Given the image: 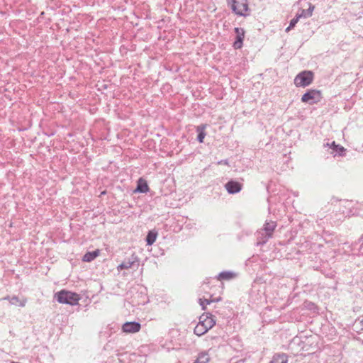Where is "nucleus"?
Returning a JSON list of instances; mask_svg holds the SVG:
<instances>
[{"instance_id":"f257e3e1","label":"nucleus","mask_w":363,"mask_h":363,"mask_svg":"<svg viewBox=\"0 0 363 363\" xmlns=\"http://www.w3.org/2000/svg\"><path fill=\"white\" fill-rule=\"evenodd\" d=\"M215 324L216 321L211 314H202L199 318V323L194 328V333L198 336H201L212 328Z\"/></svg>"},{"instance_id":"f03ea898","label":"nucleus","mask_w":363,"mask_h":363,"mask_svg":"<svg viewBox=\"0 0 363 363\" xmlns=\"http://www.w3.org/2000/svg\"><path fill=\"white\" fill-rule=\"evenodd\" d=\"M55 298L60 303L75 306L79 304V296L69 291L62 290L55 294Z\"/></svg>"},{"instance_id":"7ed1b4c3","label":"nucleus","mask_w":363,"mask_h":363,"mask_svg":"<svg viewBox=\"0 0 363 363\" xmlns=\"http://www.w3.org/2000/svg\"><path fill=\"white\" fill-rule=\"evenodd\" d=\"M228 5L230 6L232 11L238 16L245 17L249 15L247 0H232L231 2H228Z\"/></svg>"},{"instance_id":"20e7f679","label":"nucleus","mask_w":363,"mask_h":363,"mask_svg":"<svg viewBox=\"0 0 363 363\" xmlns=\"http://www.w3.org/2000/svg\"><path fill=\"white\" fill-rule=\"evenodd\" d=\"M313 79V73L309 70H304L300 72L294 79V84L296 86H306L311 84Z\"/></svg>"},{"instance_id":"39448f33","label":"nucleus","mask_w":363,"mask_h":363,"mask_svg":"<svg viewBox=\"0 0 363 363\" xmlns=\"http://www.w3.org/2000/svg\"><path fill=\"white\" fill-rule=\"evenodd\" d=\"M276 223L274 221H266L264 225L262 231L259 233L262 234L261 240L258 242L259 244H264L267 240L272 237L273 232L276 228Z\"/></svg>"},{"instance_id":"423d86ee","label":"nucleus","mask_w":363,"mask_h":363,"mask_svg":"<svg viewBox=\"0 0 363 363\" xmlns=\"http://www.w3.org/2000/svg\"><path fill=\"white\" fill-rule=\"evenodd\" d=\"M320 92L318 90L311 89L305 93L301 97V101L313 104L320 100Z\"/></svg>"},{"instance_id":"0eeeda50","label":"nucleus","mask_w":363,"mask_h":363,"mask_svg":"<svg viewBox=\"0 0 363 363\" xmlns=\"http://www.w3.org/2000/svg\"><path fill=\"white\" fill-rule=\"evenodd\" d=\"M141 328V325L138 322H126L122 326V330L126 333H135L138 332Z\"/></svg>"},{"instance_id":"6e6552de","label":"nucleus","mask_w":363,"mask_h":363,"mask_svg":"<svg viewBox=\"0 0 363 363\" xmlns=\"http://www.w3.org/2000/svg\"><path fill=\"white\" fill-rule=\"evenodd\" d=\"M236 40L233 43L235 49H240L242 46V42L245 37V30L242 28H235Z\"/></svg>"},{"instance_id":"1a4fd4ad","label":"nucleus","mask_w":363,"mask_h":363,"mask_svg":"<svg viewBox=\"0 0 363 363\" xmlns=\"http://www.w3.org/2000/svg\"><path fill=\"white\" fill-rule=\"evenodd\" d=\"M227 191L230 194L238 193L242 189V184L235 181H229L225 185Z\"/></svg>"},{"instance_id":"9d476101","label":"nucleus","mask_w":363,"mask_h":363,"mask_svg":"<svg viewBox=\"0 0 363 363\" xmlns=\"http://www.w3.org/2000/svg\"><path fill=\"white\" fill-rule=\"evenodd\" d=\"M148 191L149 187L146 181L142 178H140L138 181L137 187L134 192L147 193Z\"/></svg>"},{"instance_id":"9b49d317","label":"nucleus","mask_w":363,"mask_h":363,"mask_svg":"<svg viewBox=\"0 0 363 363\" xmlns=\"http://www.w3.org/2000/svg\"><path fill=\"white\" fill-rule=\"evenodd\" d=\"M288 357L286 354H276L269 363H287Z\"/></svg>"},{"instance_id":"f8f14e48","label":"nucleus","mask_w":363,"mask_h":363,"mask_svg":"<svg viewBox=\"0 0 363 363\" xmlns=\"http://www.w3.org/2000/svg\"><path fill=\"white\" fill-rule=\"evenodd\" d=\"M4 299L9 300L10 303L13 305H18L21 307H24L27 302L26 298H23L20 300L17 296H13L10 298L9 296L5 297Z\"/></svg>"},{"instance_id":"ddd939ff","label":"nucleus","mask_w":363,"mask_h":363,"mask_svg":"<svg viewBox=\"0 0 363 363\" xmlns=\"http://www.w3.org/2000/svg\"><path fill=\"white\" fill-rule=\"evenodd\" d=\"M313 10L314 6L310 4L308 9H301V13H298V14L300 16V18H308L312 16Z\"/></svg>"},{"instance_id":"4468645a","label":"nucleus","mask_w":363,"mask_h":363,"mask_svg":"<svg viewBox=\"0 0 363 363\" xmlns=\"http://www.w3.org/2000/svg\"><path fill=\"white\" fill-rule=\"evenodd\" d=\"M235 277V274L231 272H222L218 276L219 280H230Z\"/></svg>"},{"instance_id":"2eb2a0df","label":"nucleus","mask_w":363,"mask_h":363,"mask_svg":"<svg viewBox=\"0 0 363 363\" xmlns=\"http://www.w3.org/2000/svg\"><path fill=\"white\" fill-rule=\"evenodd\" d=\"M98 255H99V250L89 252L84 255L83 261L91 262V261L94 260Z\"/></svg>"},{"instance_id":"dca6fc26","label":"nucleus","mask_w":363,"mask_h":363,"mask_svg":"<svg viewBox=\"0 0 363 363\" xmlns=\"http://www.w3.org/2000/svg\"><path fill=\"white\" fill-rule=\"evenodd\" d=\"M157 233L155 231H150L146 237V242L147 245H152L156 240Z\"/></svg>"},{"instance_id":"f3484780","label":"nucleus","mask_w":363,"mask_h":363,"mask_svg":"<svg viewBox=\"0 0 363 363\" xmlns=\"http://www.w3.org/2000/svg\"><path fill=\"white\" fill-rule=\"evenodd\" d=\"M204 129H205V125H199L196 128V130L198 132L197 139L199 143H203V139L206 136V133L204 131Z\"/></svg>"},{"instance_id":"a211bd4d","label":"nucleus","mask_w":363,"mask_h":363,"mask_svg":"<svg viewBox=\"0 0 363 363\" xmlns=\"http://www.w3.org/2000/svg\"><path fill=\"white\" fill-rule=\"evenodd\" d=\"M135 262L133 261H125L118 265V269H128L133 267Z\"/></svg>"},{"instance_id":"6ab92c4d","label":"nucleus","mask_w":363,"mask_h":363,"mask_svg":"<svg viewBox=\"0 0 363 363\" xmlns=\"http://www.w3.org/2000/svg\"><path fill=\"white\" fill-rule=\"evenodd\" d=\"M300 16L297 13L296 17L291 20L289 26L286 28V32L289 31L291 28H293L296 24L298 23L299 20Z\"/></svg>"},{"instance_id":"aec40b11","label":"nucleus","mask_w":363,"mask_h":363,"mask_svg":"<svg viewBox=\"0 0 363 363\" xmlns=\"http://www.w3.org/2000/svg\"><path fill=\"white\" fill-rule=\"evenodd\" d=\"M221 300V298H216V299H207V298H203V302L205 303L206 305L207 304H210L211 302H213V301H219Z\"/></svg>"},{"instance_id":"412c9836","label":"nucleus","mask_w":363,"mask_h":363,"mask_svg":"<svg viewBox=\"0 0 363 363\" xmlns=\"http://www.w3.org/2000/svg\"><path fill=\"white\" fill-rule=\"evenodd\" d=\"M199 303H200L201 306L202 307V310H206V307L205 303L203 301V298L199 299Z\"/></svg>"},{"instance_id":"4be33fe9","label":"nucleus","mask_w":363,"mask_h":363,"mask_svg":"<svg viewBox=\"0 0 363 363\" xmlns=\"http://www.w3.org/2000/svg\"><path fill=\"white\" fill-rule=\"evenodd\" d=\"M332 145H333V147H337V145H335V142H333Z\"/></svg>"},{"instance_id":"5701e85b","label":"nucleus","mask_w":363,"mask_h":363,"mask_svg":"<svg viewBox=\"0 0 363 363\" xmlns=\"http://www.w3.org/2000/svg\"><path fill=\"white\" fill-rule=\"evenodd\" d=\"M340 150H344V148H343L342 147H340Z\"/></svg>"}]
</instances>
